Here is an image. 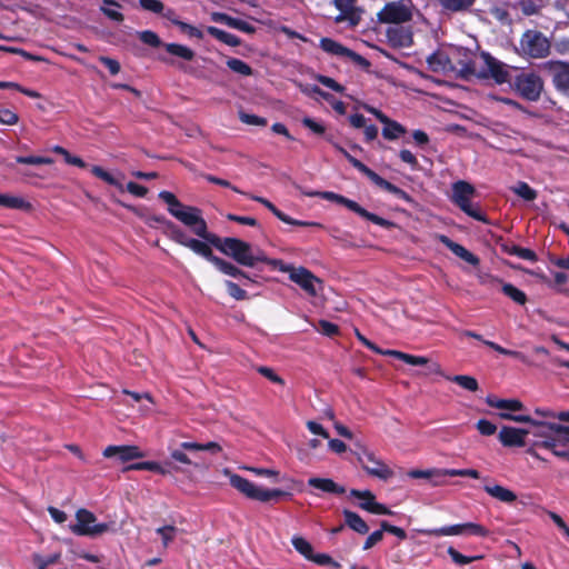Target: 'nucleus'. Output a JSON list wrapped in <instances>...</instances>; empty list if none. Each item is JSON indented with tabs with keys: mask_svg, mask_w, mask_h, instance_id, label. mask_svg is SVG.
<instances>
[{
	"mask_svg": "<svg viewBox=\"0 0 569 569\" xmlns=\"http://www.w3.org/2000/svg\"><path fill=\"white\" fill-rule=\"evenodd\" d=\"M209 243L244 267L252 268L258 262H264L270 266V261L273 260L269 259L262 250L253 249L250 243L238 238L228 237L220 239L213 234V237H210Z\"/></svg>",
	"mask_w": 569,
	"mask_h": 569,
	"instance_id": "obj_1",
	"label": "nucleus"
},
{
	"mask_svg": "<svg viewBox=\"0 0 569 569\" xmlns=\"http://www.w3.org/2000/svg\"><path fill=\"white\" fill-rule=\"evenodd\" d=\"M459 71L462 79L476 76L478 78L490 77L497 83L510 81L508 67L488 53H481L480 57L461 63Z\"/></svg>",
	"mask_w": 569,
	"mask_h": 569,
	"instance_id": "obj_2",
	"label": "nucleus"
},
{
	"mask_svg": "<svg viewBox=\"0 0 569 569\" xmlns=\"http://www.w3.org/2000/svg\"><path fill=\"white\" fill-rule=\"evenodd\" d=\"M273 269L288 273L291 281L297 283L309 296L315 297L322 288V282L311 271L303 267H293L284 263L282 260L276 259L270 261Z\"/></svg>",
	"mask_w": 569,
	"mask_h": 569,
	"instance_id": "obj_3",
	"label": "nucleus"
},
{
	"mask_svg": "<svg viewBox=\"0 0 569 569\" xmlns=\"http://www.w3.org/2000/svg\"><path fill=\"white\" fill-rule=\"evenodd\" d=\"M475 193L476 190L469 182L460 180L452 184L451 200L471 218L486 222V217L480 208L471 203Z\"/></svg>",
	"mask_w": 569,
	"mask_h": 569,
	"instance_id": "obj_4",
	"label": "nucleus"
},
{
	"mask_svg": "<svg viewBox=\"0 0 569 569\" xmlns=\"http://www.w3.org/2000/svg\"><path fill=\"white\" fill-rule=\"evenodd\" d=\"M76 520L69 528L77 536L97 537L112 529V523L97 522L96 516L84 508L77 510Z\"/></svg>",
	"mask_w": 569,
	"mask_h": 569,
	"instance_id": "obj_5",
	"label": "nucleus"
},
{
	"mask_svg": "<svg viewBox=\"0 0 569 569\" xmlns=\"http://www.w3.org/2000/svg\"><path fill=\"white\" fill-rule=\"evenodd\" d=\"M415 6L411 0L391 1L378 12L377 18L381 23L400 24L412 19Z\"/></svg>",
	"mask_w": 569,
	"mask_h": 569,
	"instance_id": "obj_6",
	"label": "nucleus"
},
{
	"mask_svg": "<svg viewBox=\"0 0 569 569\" xmlns=\"http://www.w3.org/2000/svg\"><path fill=\"white\" fill-rule=\"evenodd\" d=\"M515 91L528 101H538L543 91V80L535 72H521L512 80Z\"/></svg>",
	"mask_w": 569,
	"mask_h": 569,
	"instance_id": "obj_7",
	"label": "nucleus"
},
{
	"mask_svg": "<svg viewBox=\"0 0 569 569\" xmlns=\"http://www.w3.org/2000/svg\"><path fill=\"white\" fill-rule=\"evenodd\" d=\"M186 451L189 452H198V451H207L211 455H217L221 451V447L218 442H207V443H199V442H192V441H184L180 445L179 448H171L170 449V457L182 465L187 466H194L196 468L202 467V463L198 461H192V459L186 453Z\"/></svg>",
	"mask_w": 569,
	"mask_h": 569,
	"instance_id": "obj_8",
	"label": "nucleus"
},
{
	"mask_svg": "<svg viewBox=\"0 0 569 569\" xmlns=\"http://www.w3.org/2000/svg\"><path fill=\"white\" fill-rule=\"evenodd\" d=\"M419 532L430 537L467 535L487 537L489 535L488 529L476 522L458 523L436 529H421Z\"/></svg>",
	"mask_w": 569,
	"mask_h": 569,
	"instance_id": "obj_9",
	"label": "nucleus"
},
{
	"mask_svg": "<svg viewBox=\"0 0 569 569\" xmlns=\"http://www.w3.org/2000/svg\"><path fill=\"white\" fill-rule=\"evenodd\" d=\"M520 46L522 51L531 58H543L550 50L549 40L541 32L533 30L523 33Z\"/></svg>",
	"mask_w": 569,
	"mask_h": 569,
	"instance_id": "obj_10",
	"label": "nucleus"
},
{
	"mask_svg": "<svg viewBox=\"0 0 569 569\" xmlns=\"http://www.w3.org/2000/svg\"><path fill=\"white\" fill-rule=\"evenodd\" d=\"M319 197L322 199H326L329 201H335L339 204H342L346 208H348L349 210L359 214L360 217H362L378 226H381V227L390 226V222L388 220L367 211L365 208L359 206L356 201L350 200L343 196H340V194L331 192V191H320Z\"/></svg>",
	"mask_w": 569,
	"mask_h": 569,
	"instance_id": "obj_11",
	"label": "nucleus"
},
{
	"mask_svg": "<svg viewBox=\"0 0 569 569\" xmlns=\"http://www.w3.org/2000/svg\"><path fill=\"white\" fill-rule=\"evenodd\" d=\"M176 219L189 227L194 234L210 242L213 233L208 232L207 223L200 214V210L194 207H186L183 211L176 213Z\"/></svg>",
	"mask_w": 569,
	"mask_h": 569,
	"instance_id": "obj_12",
	"label": "nucleus"
},
{
	"mask_svg": "<svg viewBox=\"0 0 569 569\" xmlns=\"http://www.w3.org/2000/svg\"><path fill=\"white\" fill-rule=\"evenodd\" d=\"M555 89L569 98V61L552 60L546 63Z\"/></svg>",
	"mask_w": 569,
	"mask_h": 569,
	"instance_id": "obj_13",
	"label": "nucleus"
},
{
	"mask_svg": "<svg viewBox=\"0 0 569 569\" xmlns=\"http://www.w3.org/2000/svg\"><path fill=\"white\" fill-rule=\"evenodd\" d=\"M461 63L463 62L459 61V66H456L445 51H436L427 57L429 70L447 77L461 78L459 71Z\"/></svg>",
	"mask_w": 569,
	"mask_h": 569,
	"instance_id": "obj_14",
	"label": "nucleus"
},
{
	"mask_svg": "<svg viewBox=\"0 0 569 569\" xmlns=\"http://www.w3.org/2000/svg\"><path fill=\"white\" fill-rule=\"evenodd\" d=\"M320 48L327 52L328 54L341 57V58H348L358 66L361 67H369V61L363 58L362 56L358 54L357 52L348 49L347 47L342 46L340 42L331 39V38H322L319 43Z\"/></svg>",
	"mask_w": 569,
	"mask_h": 569,
	"instance_id": "obj_15",
	"label": "nucleus"
},
{
	"mask_svg": "<svg viewBox=\"0 0 569 569\" xmlns=\"http://www.w3.org/2000/svg\"><path fill=\"white\" fill-rule=\"evenodd\" d=\"M359 461L369 475L381 480H388L393 475L392 470L371 451L363 450L362 456L359 457Z\"/></svg>",
	"mask_w": 569,
	"mask_h": 569,
	"instance_id": "obj_16",
	"label": "nucleus"
},
{
	"mask_svg": "<svg viewBox=\"0 0 569 569\" xmlns=\"http://www.w3.org/2000/svg\"><path fill=\"white\" fill-rule=\"evenodd\" d=\"M381 355H387L395 357L399 360L405 361L406 363L410 366H427L428 365V371L429 373H436V375H442V370L439 363L437 362H430V360L426 357L420 356H412L409 353H405L398 350H381Z\"/></svg>",
	"mask_w": 569,
	"mask_h": 569,
	"instance_id": "obj_17",
	"label": "nucleus"
},
{
	"mask_svg": "<svg viewBox=\"0 0 569 569\" xmlns=\"http://www.w3.org/2000/svg\"><path fill=\"white\" fill-rule=\"evenodd\" d=\"M530 429H520L513 427H502L498 438L505 447H523L526 436L530 435Z\"/></svg>",
	"mask_w": 569,
	"mask_h": 569,
	"instance_id": "obj_18",
	"label": "nucleus"
},
{
	"mask_svg": "<svg viewBox=\"0 0 569 569\" xmlns=\"http://www.w3.org/2000/svg\"><path fill=\"white\" fill-rule=\"evenodd\" d=\"M106 458H117L121 462L144 457L137 446H109L103 450Z\"/></svg>",
	"mask_w": 569,
	"mask_h": 569,
	"instance_id": "obj_19",
	"label": "nucleus"
},
{
	"mask_svg": "<svg viewBox=\"0 0 569 569\" xmlns=\"http://www.w3.org/2000/svg\"><path fill=\"white\" fill-rule=\"evenodd\" d=\"M230 485L237 489L239 492L244 495L246 497L258 500L261 496L262 488L256 486L253 482L249 481L248 479L239 476V475H231L230 478Z\"/></svg>",
	"mask_w": 569,
	"mask_h": 569,
	"instance_id": "obj_20",
	"label": "nucleus"
},
{
	"mask_svg": "<svg viewBox=\"0 0 569 569\" xmlns=\"http://www.w3.org/2000/svg\"><path fill=\"white\" fill-rule=\"evenodd\" d=\"M389 43L395 48H408L412 44V32L403 27H390L387 30Z\"/></svg>",
	"mask_w": 569,
	"mask_h": 569,
	"instance_id": "obj_21",
	"label": "nucleus"
},
{
	"mask_svg": "<svg viewBox=\"0 0 569 569\" xmlns=\"http://www.w3.org/2000/svg\"><path fill=\"white\" fill-rule=\"evenodd\" d=\"M439 240L441 243H443L452 253H455L460 259L465 260L466 262L478 266L480 260L477 256H475L472 252L467 250L463 246L453 242L451 239H449L445 234L439 236Z\"/></svg>",
	"mask_w": 569,
	"mask_h": 569,
	"instance_id": "obj_22",
	"label": "nucleus"
},
{
	"mask_svg": "<svg viewBox=\"0 0 569 569\" xmlns=\"http://www.w3.org/2000/svg\"><path fill=\"white\" fill-rule=\"evenodd\" d=\"M528 423L531 426L529 428L531 430L530 435L540 438V440L555 439L553 437H551V435H556L555 427L560 426L559 423L539 421L535 420L533 418H531V421Z\"/></svg>",
	"mask_w": 569,
	"mask_h": 569,
	"instance_id": "obj_23",
	"label": "nucleus"
},
{
	"mask_svg": "<svg viewBox=\"0 0 569 569\" xmlns=\"http://www.w3.org/2000/svg\"><path fill=\"white\" fill-rule=\"evenodd\" d=\"M308 485L323 492L338 495H342L346 492V489L342 486H339L332 479L329 478L312 477L308 480Z\"/></svg>",
	"mask_w": 569,
	"mask_h": 569,
	"instance_id": "obj_24",
	"label": "nucleus"
},
{
	"mask_svg": "<svg viewBox=\"0 0 569 569\" xmlns=\"http://www.w3.org/2000/svg\"><path fill=\"white\" fill-rule=\"evenodd\" d=\"M483 489L489 496L505 503H512L517 499L512 490L500 485H488Z\"/></svg>",
	"mask_w": 569,
	"mask_h": 569,
	"instance_id": "obj_25",
	"label": "nucleus"
},
{
	"mask_svg": "<svg viewBox=\"0 0 569 569\" xmlns=\"http://www.w3.org/2000/svg\"><path fill=\"white\" fill-rule=\"evenodd\" d=\"M486 402L488 406L500 410L520 411L523 409L522 402L518 399H499L490 395L486 398Z\"/></svg>",
	"mask_w": 569,
	"mask_h": 569,
	"instance_id": "obj_26",
	"label": "nucleus"
},
{
	"mask_svg": "<svg viewBox=\"0 0 569 569\" xmlns=\"http://www.w3.org/2000/svg\"><path fill=\"white\" fill-rule=\"evenodd\" d=\"M120 9L121 6L114 0H101L100 11L112 21L122 22L124 20Z\"/></svg>",
	"mask_w": 569,
	"mask_h": 569,
	"instance_id": "obj_27",
	"label": "nucleus"
},
{
	"mask_svg": "<svg viewBox=\"0 0 569 569\" xmlns=\"http://www.w3.org/2000/svg\"><path fill=\"white\" fill-rule=\"evenodd\" d=\"M0 206L28 211L31 209V204L21 197L0 193Z\"/></svg>",
	"mask_w": 569,
	"mask_h": 569,
	"instance_id": "obj_28",
	"label": "nucleus"
},
{
	"mask_svg": "<svg viewBox=\"0 0 569 569\" xmlns=\"http://www.w3.org/2000/svg\"><path fill=\"white\" fill-rule=\"evenodd\" d=\"M343 516L345 522L349 528L361 535L368 532L369 527L359 515L350 510H345Z\"/></svg>",
	"mask_w": 569,
	"mask_h": 569,
	"instance_id": "obj_29",
	"label": "nucleus"
},
{
	"mask_svg": "<svg viewBox=\"0 0 569 569\" xmlns=\"http://www.w3.org/2000/svg\"><path fill=\"white\" fill-rule=\"evenodd\" d=\"M535 446L550 450L556 457L569 461V449L560 448V440L558 439L537 440Z\"/></svg>",
	"mask_w": 569,
	"mask_h": 569,
	"instance_id": "obj_30",
	"label": "nucleus"
},
{
	"mask_svg": "<svg viewBox=\"0 0 569 569\" xmlns=\"http://www.w3.org/2000/svg\"><path fill=\"white\" fill-rule=\"evenodd\" d=\"M383 124L382 136L387 140H396L407 132L402 124L390 118H388V121H385Z\"/></svg>",
	"mask_w": 569,
	"mask_h": 569,
	"instance_id": "obj_31",
	"label": "nucleus"
},
{
	"mask_svg": "<svg viewBox=\"0 0 569 569\" xmlns=\"http://www.w3.org/2000/svg\"><path fill=\"white\" fill-rule=\"evenodd\" d=\"M163 47L168 53L183 60L190 61L194 58V51L187 46L180 43H164Z\"/></svg>",
	"mask_w": 569,
	"mask_h": 569,
	"instance_id": "obj_32",
	"label": "nucleus"
},
{
	"mask_svg": "<svg viewBox=\"0 0 569 569\" xmlns=\"http://www.w3.org/2000/svg\"><path fill=\"white\" fill-rule=\"evenodd\" d=\"M492 281H497L501 283V290L502 292L509 297L511 300H513L516 303L525 305L527 302V296L523 291L516 288L511 283H503L498 279L492 278Z\"/></svg>",
	"mask_w": 569,
	"mask_h": 569,
	"instance_id": "obj_33",
	"label": "nucleus"
},
{
	"mask_svg": "<svg viewBox=\"0 0 569 569\" xmlns=\"http://www.w3.org/2000/svg\"><path fill=\"white\" fill-rule=\"evenodd\" d=\"M207 31L213 38H216L217 40H219L230 47H237L240 44V39L238 37H236L232 33L226 32L219 28L208 27Z\"/></svg>",
	"mask_w": 569,
	"mask_h": 569,
	"instance_id": "obj_34",
	"label": "nucleus"
},
{
	"mask_svg": "<svg viewBox=\"0 0 569 569\" xmlns=\"http://www.w3.org/2000/svg\"><path fill=\"white\" fill-rule=\"evenodd\" d=\"M476 0H438L440 6L451 12H462L469 10Z\"/></svg>",
	"mask_w": 569,
	"mask_h": 569,
	"instance_id": "obj_35",
	"label": "nucleus"
},
{
	"mask_svg": "<svg viewBox=\"0 0 569 569\" xmlns=\"http://www.w3.org/2000/svg\"><path fill=\"white\" fill-rule=\"evenodd\" d=\"M187 248L191 249L194 253L202 256L203 258L209 260L211 263H212V259H218V257L213 256L212 250L209 247V244L203 241H200L197 239H191L190 241H188Z\"/></svg>",
	"mask_w": 569,
	"mask_h": 569,
	"instance_id": "obj_36",
	"label": "nucleus"
},
{
	"mask_svg": "<svg viewBox=\"0 0 569 569\" xmlns=\"http://www.w3.org/2000/svg\"><path fill=\"white\" fill-rule=\"evenodd\" d=\"M212 264H214L222 273L228 274L230 277L237 278V277H244L247 278L246 273L232 264L231 262H228L221 258L218 257V259H212Z\"/></svg>",
	"mask_w": 569,
	"mask_h": 569,
	"instance_id": "obj_37",
	"label": "nucleus"
},
{
	"mask_svg": "<svg viewBox=\"0 0 569 569\" xmlns=\"http://www.w3.org/2000/svg\"><path fill=\"white\" fill-rule=\"evenodd\" d=\"M375 184L378 186L379 188L395 194L399 199H403L406 201L411 200L410 196L406 191H403L402 189L398 188L397 186L390 183L389 181L385 180L380 176L375 181Z\"/></svg>",
	"mask_w": 569,
	"mask_h": 569,
	"instance_id": "obj_38",
	"label": "nucleus"
},
{
	"mask_svg": "<svg viewBox=\"0 0 569 569\" xmlns=\"http://www.w3.org/2000/svg\"><path fill=\"white\" fill-rule=\"evenodd\" d=\"M447 379L456 382L461 388H463V389H466L468 391L475 392L479 388L478 381L473 377H471V376L457 375V376H453V377H447Z\"/></svg>",
	"mask_w": 569,
	"mask_h": 569,
	"instance_id": "obj_39",
	"label": "nucleus"
},
{
	"mask_svg": "<svg viewBox=\"0 0 569 569\" xmlns=\"http://www.w3.org/2000/svg\"><path fill=\"white\" fill-rule=\"evenodd\" d=\"M227 66L230 70L241 76L248 77L252 74V68L238 58H229L227 60Z\"/></svg>",
	"mask_w": 569,
	"mask_h": 569,
	"instance_id": "obj_40",
	"label": "nucleus"
},
{
	"mask_svg": "<svg viewBox=\"0 0 569 569\" xmlns=\"http://www.w3.org/2000/svg\"><path fill=\"white\" fill-rule=\"evenodd\" d=\"M292 546L295 549L305 556L308 560L312 558L313 548L309 541H307L305 538L296 536L291 540Z\"/></svg>",
	"mask_w": 569,
	"mask_h": 569,
	"instance_id": "obj_41",
	"label": "nucleus"
},
{
	"mask_svg": "<svg viewBox=\"0 0 569 569\" xmlns=\"http://www.w3.org/2000/svg\"><path fill=\"white\" fill-rule=\"evenodd\" d=\"M350 495L352 497H356V498H359V499H362L363 501L360 502L359 507L363 510H367L370 512L371 510V506L375 503V495L369 491V490H365V491H360V490H357V489H352L350 491Z\"/></svg>",
	"mask_w": 569,
	"mask_h": 569,
	"instance_id": "obj_42",
	"label": "nucleus"
},
{
	"mask_svg": "<svg viewBox=\"0 0 569 569\" xmlns=\"http://www.w3.org/2000/svg\"><path fill=\"white\" fill-rule=\"evenodd\" d=\"M346 159L352 164V167H355L357 170H359L361 173H363L368 179H370L375 183V181L379 177L378 173H376L373 170L368 168L360 160L352 157L350 153H346Z\"/></svg>",
	"mask_w": 569,
	"mask_h": 569,
	"instance_id": "obj_43",
	"label": "nucleus"
},
{
	"mask_svg": "<svg viewBox=\"0 0 569 569\" xmlns=\"http://www.w3.org/2000/svg\"><path fill=\"white\" fill-rule=\"evenodd\" d=\"M512 191L525 200L532 201L537 198V192L526 182H518L512 187Z\"/></svg>",
	"mask_w": 569,
	"mask_h": 569,
	"instance_id": "obj_44",
	"label": "nucleus"
},
{
	"mask_svg": "<svg viewBox=\"0 0 569 569\" xmlns=\"http://www.w3.org/2000/svg\"><path fill=\"white\" fill-rule=\"evenodd\" d=\"M138 38L146 44L158 48L162 46V41L159 36L151 30H143L137 32Z\"/></svg>",
	"mask_w": 569,
	"mask_h": 569,
	"instance_id": "obj_45",
	"label": "nucleus"
},
{
	"mask_svg": "<svg viewBox=\"0 0 569 569\" xmlns=\"http://www.w3.org/2000/svg\"><path fill=\"white\" fill-rule=\"evenodd\" d=\"M250 198L257 202L262 203L266 208H268L279 220L282 222H290L289 216L280 211L273 203H271L269 200L258 197V196H250Z\"/></svg>",
	"mask_w": 569,
	"mask_h": 569,
	"instance_id": "obj_46",
	"label": "nucleus"
},
{
	"mask_svg": "<svg viewBox=\"0 0 569 569\" xmlns=\"http://www.w3.org/2000/svg\"><path fill=\"white\" fill-rule=\"evenodd\" d=\"M177 531L178 529L174 526H163L157 529V533L161 537L164 548L173 541Z\"/></svg>",
	"mask_w": 569,
	"mask_h": 569,
	"instance_id": "obj_47",
	"label": "nucleus"
},
{
	"mask_svg": "<svg viewBox=\"0 0 569 569\" xmlns=\"http://www.w3.org/2000/svg\"><path fill=\"white\" fill-rule=\"evenodd\" d=\"M448 555L451 557L452 561L457 565H467L475 560L482 559V556L467 557L456 550L453 547L448 548Z\"/></svg>",
	"mask_w": 569,
	"mask_h": 569,
	"instance_id": "obj_48",
	"label": "nucleus"
},
{
	"mask_svg": "<svg viewBox=\"0 0 569 569\" xmlns=\"http://www.w3.org/2000/svg\"><path fill=\"white\" fill-rule=\"evenodd\" d=\"M139 6L144 11L160 14L164 10V4L160 0H139Z\"/></svg>",
	"mask_w": 569,
	"mask_h": 569,
	"instance_id": "obj_49",
	"label": "nucleus"
},
{
	"mask_svg": "<svg viewBox=\"0 0 569 569\" xmlns=\"http://www.w3.org/2000/svg\"><path fill=\"white\" fill-rule=\"evenodd\" d=\"M291 493L280 489H264L262 488L261 496L259 497L260 502H268L270 500L278 499L280 497H290Z\"/></svg>",
	"mask_w": 569,
	"mask_h": 569,
	"instance_id": "obj_50",
	"label": "nucleus"
},
{
	"mask_svg": "<svg viewBox=\"0 0 569 569\" xmlns=\"http://www.w3.org/2000/svg\"><path fill=\"white\" fill-rule=\"evenodd\" d=\"M509 253L515 254L523 260H529V261L537 260V254L535 253V251L527 249V248L518 247V246H512L509 249Z\"/></svg>",
	"mask_w": 569,
	"mask_h": 569,
	"instance_id": "obj_51",
	"label": "nucleus"
},
{
	"mask_svg": "<svg viewBox=\"0 0 569 569\" xmlns=\"http://www.w3.org/2000/svg\"><path fill=\"white\" fill-rule=\"evenodd\" d=\"M257 371L262 375L264 378H267L268 380H270L271 382L273 383H277V385H280V386H283L284 385V381L283 379L278 376L271 368L269 367H264V366H260V367H257Z\"/></svg>",
	"mask_w": 569,
	"mask_h": 569,
	"instance_id": "obj_52",
	"label": "nucleus"
},
{
	"mask_svg": "<svg viewBox=\"0 0 569 569\" xmlns=\"http://www.w3.org/2000/svg\"><path fill=\"white\" fill-rule=\"evenodd\" d=\"M17 162L22 163V164L38 166V164H51L53 162V160L51 158H46V157L30 156V157H18Z\"/></svg>",
	"mask_w": 569,
	"mask_h": 569,
	"instance_id": "obj_53",
	"label": "nucleus"
},
{
	"mask_svg": "<svg viewBox=\"0 0 569 569\" xmlns=\"http://www.w3.org/2000/svg\"><path fill=\"white\" fill-rule=\"evenodd\" d=\"M483 343L490 348H492L493 350L498 351L499 353L501 355H506V356H510V357H515V358H518L522 361H525V356L518 351H513V350H509V349H506L499 345H497L496 342L493 341H483Z\"/></svg>",
	"mask_w": 569,
	"mask_h": 569,
	"instance_id": "obj_54",
	"label": "nucleus"
},
{
	"mask_svg": "<svg viewBox=\"0 0 569 569\" xmlns=\"http://www.w3.org/2000/svg\"><path fill=\"white\" fill-rule=\"evenodd\" d=\"M239 118L240 120L246 123V124H250V126H266L267 124V120L264 118H261L259 116H256V114H249V113H246V112H240L239 113Z\"/></svg>",
	"mask_w": 569,
	"mask_h": 569,
	"instance_id": "obj_55",
	"label": "nucleus"
},
{
	"mask_svg": "<svg viewBox=\"0 0 569 569\" xmlns=\"http://www.w3.org/2000/svg\"><path fill=\"white\" fill-rule=\"evenodd\" d=\"M228 293L236 300L247 299V292L232 281H226Z\"/></svg>",
	"mask_w": 569,
	"mask_h": 569,
	"instance_id": "obj_56",
	"label": "nucleus"
},
{
	"mask_svg": "<svg viewBox=\"0 0 569 569\" xmlns=\"http://www.w3.org/2000/svg\"><path fill=\"white\" fill-rule=\"evenodd\" d=\"M19 120V117L16 112L0 108V123L12 126L16 124Z\"/></svg>",
	"mask_w": 569,
	"mask_h": 569,
	"instance_id": "obj_57",
	"label": "nucleus"
},
{
	"mask_svg": "<svg viewBox=\"0 0 569 569\" xmlns=\"http://www.w3.org/2000/svg\"><path fill=\"white\" fill-rule=\"evenodd\" d=\"M317 80L321 84L326 86L327 88L332 89L336 92H343V90H345L343 86H341L340 83H338L335 79H332L330 77L319 74V76H317Z\"/></svg>",
	"mask_w": 569,
	"mask_h": 569,
	"instance_id": "obj_58",
	"label": "nucleus"
},
{
	"mask_svg": "<svg viewBox=\"0 0 569 569\" xmlns=\"http://www.w3.org/2000/svg\"><path fill=\"white\" fill-rule=\"evenodd\" d=\"M512 411H509V410H502L501 412H499V417L501 419H506V420H511V421H515V422H530L531 421V417L530 416H527V415H512L511 413Z\"/></svg>",
	"mask_w": 569,
	"mask_h": 569,
	"instance_id": "obj_59",
	"label": "nucleus"
},
{
	"mask_svg": "<svg viewBox=\"0 0 569 569\" xmlns=\"http://www.w3.org/2000/svg\"><path fill=\"white\" fill-rule=\"evenodd\" d=\"M180 30L186 33L187 36H189L190 38H197V39H202L203 38V33L201 30H199L198 28L189 24V23H186L183 21L179 22V26Z\"/></svg>",
	"mask_w": 569,
	"mask_h": 569,
	"instance_id": "obj_60",
	"label": "nucleus"
},
{
	"mask_svg": "<svg viewBox=\"0 0 569 569\" xmlns=\"http://www.w3.org/2000/svg\"><path fill=\"white\" fill-rule=\"evenodd\" d=\"M477 429L483 436H491L497 431L496 425L485 419H481L477 422Z\"/></svg>",
	"mask_w": 569,
	"mask_h": 569,
	"instance_id": "obj_61",
	"label": "nucleus"
},
{
	"mask_svg": "<svg viewBox=\"0 0 569 569\" xmlns=\"http://www.w3.org/2000/svg\"><path fill=\"white\" fill-rule=\"evenodd\" d=\"M383 538V530L382 528L380 530L373 531L369 537L366 539L363 545V550H369L377 543H379Z\"/></svg>",
	"mask_w": 569,
	"mask_h": 569,
	"instance_id": "obj_62",
	"label": "nucleus"
},
{
	"mask_svg": "<svg viewBox=\"0 0 569 569\" xmlns=\"http://www.w3.org/2000/svg\"><path fill=\"white\" fill-rule=\"evenodd\" d=\"M357 0H333L336 8L341 12H356Z\"/></svg>",
	"mask_w": 569,
	"mask_h": 569,
	"instance_id": "obj_63",
	"label": "nucleus"
},
{
	"mask_svg": "<svg viewBox=\"0 0 569 569\" xmlns=\"http://www.w3.org/2000/svg\"><path fill=\"white\" fill-rule=\"evenodd\" d=\"M59 558H60V555H58V553L49 556L47 558L37 556L34 558V561L38 566L37 569H47L48 566L56 563L59 560Z\"/></svg>",
	"mask_w": 569,
	"mask_h": 569,
	"instance_id": "obj_64",
	"label": "nucleus"
}]
</instances>
